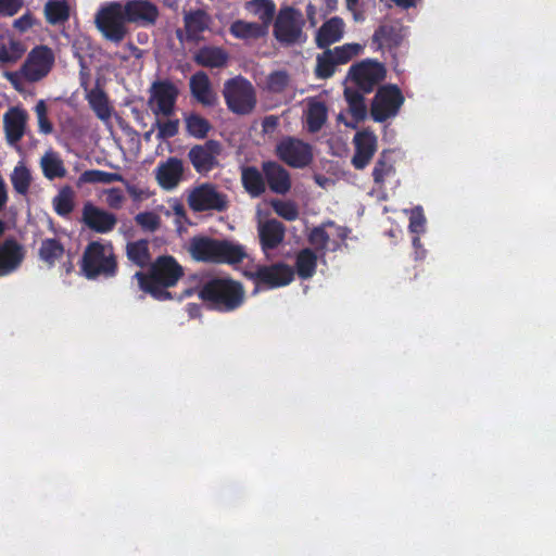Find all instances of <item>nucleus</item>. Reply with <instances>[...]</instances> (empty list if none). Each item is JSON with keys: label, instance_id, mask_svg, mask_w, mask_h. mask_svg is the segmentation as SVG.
<instances>
[{"label": "nucleus", "instance_id": "obj_32", "mask_svg": "<svg viewBox=\"0 0 556 556\" xmlns=\"http://www.w3.org/2000/svg\"><path fill=\"white\" fill-rule=\"evenodd\" d=\"M193 60L200 66L223 67L228 62V54L218 47H203L195 52Z\"/></svg>", "mask_w": 556, "mask_h": 556}, {"label": "nucleus", "instance_id": "obj_58", "mask_svg": "<svg viewBox=\"0 0 556 556\" xmlns=\"http://www.w3.org/2000/svg\"><path fill=\"white\" fill-rule=\"evenodd\" d=\"M35 24L34 15L27 11L24 13L21 17L16 18L13 22V27L18 30L20 33H25L29 28H31Z\"/></svg>", "mask_w": 556, "mask_h": 556}, {"label": "nucleus", "instance_id": "obj_20", "mask_svg": "<svg viewBox=\"0 0 556 556\" xmlns=\"http://www.w3.org/2000/svg\"><path fill=\"white\" fill-rule=\"evenodd\" d=\"M261 249L264 253L277 249L286 236V226L276 218L262 222L257 226Z\"/></svg>", "mask_w": 556, "mask_h": 556}, {"label": "nucleus", "instance_id": "obj_24", "mask_svg": "<svg viewBox=\"0 0 556 556\" xmlns=\"http://www.w3.org/2000/svg\"><path fill=\"white\" fill-rule=\"evenodd\" d=\"M27 113L25 110L14 106L10 108L3 115V128L7 141L16 144L25 134Z\"/></svg>", "mask_w": 556, "mask_h": 556}, {"label": "nucleus", "instance_id": "obj_63", "mask_svg": "<svg viewBox=\"0 0 556 556\" xmlns=\"http://www.w3.org/2000/svg\"><path fill=\"white\" fill-rule=\"evenodd\" d=\"M305 12H306L307 20L309 21V24L313 27L316 26V24H317V17H316L317 9H316V7L314 4H312V3H308L306 5Z\"/></svg>", "mask_w": 556, "mask_h": 556}, {"label": "nucleus", "instance_id": "obj_35", "mask_svg": "<svg viewBox=\"0 0 556 556\" xmlns=\"http://www.w3.org/2000/svg\"><path fill=\"white\" fill-rule=\"evenodd\" d=\"M184 122L187 134L195 139H205L212 130L210 121L195 112L185 114Z\"/></svg>", "mask_w": 556, "mask_h": 556}, {"label": "nucleus", "instance_id": "obj_21", "mask_svg": "<svg viewBox=\"0 0 556 556\" xmlns=\"http://www.w3.org/2000/svg\"><path fill=\"white\" fill-rule=\"evenodd\" d=\"M262 170L265 182L269 189L277 194H286L291 189V177L289 172L275 161H266L262 163Z\"/></svg>", "mask_w": 556, "mask_h": 556}, {"label": "nucleus", "instance_id": "obj_11", "mask_svg": "<svg viewBox=\"0 0 556 556\" xmlns=\"http://www.w3.org/2000/svg\"><path fill=\"white\" fill-rule=\"evenodd\" d=\"M54 64V53L48 46H36L28 53L21 67L23 77L30 83L45 78Z\"/></svg>", "mask_w": 556, "mask_h": 556}, {"label": "nucleus", "instance_id": "obj_44", "mask_svg": "<svg viewBox=\"0 0 556 556\" xmlns=\"http://www.w3.org/2000/svg\"><path fill=\"white\" fill-rule=\"evenodd\" d=\"M337 62L331 55L330 49H327L325 52L317 56V64L315 67V75L319 79L330 78L334 72Z\"/></svg>", "mask_w": 556, "mask_h": 556}, {"label": "nucleus", "instance_id": "obj_39", "mask_svg": "<svg viewBox=\"0 0 556 556\" xmlns=\"http://www.w3.org/2000/svg\"><path fill=\"white\" fill-rule=\"evenodd\" d=\"M40 164L45 177L50 180L63 178L66 175V169L62 159L53 151L46 153L42 156Z\"/></svg>", "mask_w": 556, "mask_h": 556}, {"label": "nucleus", "instance_id": "obj_2", "mask_svg": "<svg viewBox=\"0 0 556 556\" xmlns=\"http://www.w3.org/2000/svg\"><path fill=\"white\" fill-rule=\"evenodd\" d=\"M199 298L212 309L229 313L238 309L245 300L240 281L229 277H213L199 289Z\"/></svg>", "mask_w": 556, "mask_h": 556}, {"label": "nucleus", "instance_id": "obj_40", "mask_svg": "<svg viewBox=\"0 0 556 556\" xmlns=\"http://www.w3.org/2000/svg\"><path fill=\"white\" fill-rule=\"evenodd\" d=\"M327 121V108L323 102L315 101L308 104L306 124L309 132L319 131Z\"/></svg>", "mask_w": 556, "mask_h": 556}, {"label": "nucleus", "instance_id": "obj_60", "mask_svg": "<svg viewBox=\"0 0 556 556\" xmlns=\"http://www.w3.org/2000/svg\"><path fill=\"white\" fill-rule=\"evenodd\" d=\"M279 125V117L276 115H267L262 121V130L265 134L273 132Z\"/></svg>", "mask_w": 556, "mask_h": 556}, {"label": "nucleus", "instance_id": "obj_41", "mask_svg": "<svg viewBox=\"0 0 556 556\" xmlns=\"http://www.w3.org/2000/svg\"><path fill=\"white\" fill-rule=\"evenodd\" d=\"M79 181L84 184H112L126 182L123 175L118 173H109L100 169H88L81 173Z\"/></svg>", "mask_w": 556, "mask_h": 556}, {"label": "nucleus", "instance_id": "obj_49", "mask_svg": "<svg viewBox=\"0 0 556 556\" xmlns=\"http://www.w3.org/2000/svg\"><path fill=\"white\" fill-rule=\"evenodd\" d=\"M135 222L142 230L154 232L161 226V217L154 212H141L135 216Z\"/></svg>", "mask_w": 556, "mask_h": 556}, {"label": "nucleus", "instance_id": "obj_57", "mask_svg": "<svg viewBox=\"0 0 556 556\" xmlns=\"http://www.w3.org/2000/svg\"><path fill=\"white\" fill-rule=\"evenodd\" d=\"M349 111L356 123L364 121L367 116L365 100L349 104Z\"/></svg>", "mask_w": 556, "mask_h": 556}, {"label": "nucleus", "instance_id": "obj_61", "mask_svg": "<svg viewBox=\"0 0 556 556\" xmlns=\"http://www.w3.org/2000/svg\"><path fill=\"white\" fill-rule=\"evenodd\" d=\"M4 76L13 85V87L16 90L21 89V76H23L21 71L20 72H5Z\"/></svg>", "mask_w": 556, "mask_h": 556}, {"label": "nucleus", "instance_id": "obj_59", "mask_svg": "<svg viewBox=\"0 0 556 556\" xmlns=\"http://www.w3.org/2000/svg\"><path fill=\"white\" fill-rule=\"evenodd\" d=\"M364 93L365 92H363L357 87L356 88L345 87V89H344V98H345L348 104L364 100Z\"/></svg>", "mask_w": 556, "mask_h": 556}, {"label": "nucleus", "instance_id": "obj_62", "mask_svg": "<svg viewBox=\"0 0 556 556\" xmlns=\"http://www.w3.org/2000/svg\"><path fill=\"white\" fill-rule=\"evenodd\" d=\"M123 184L125 185L128 194L134 200H140L142 198L143 192L139 187L129 184L127 180H126V182H123Z\"/></svg>", "mask_w": 556, "mask_h": 556}, {"label": "nucleus", "instance_id": "obj_38", "mask_svg": "<svg viewBox=\"0 0 556 556\" xmlns=\"http://www.w3.org/2000/svg\"><path fill=\"white\" fill-rule=\"evenodd\" d=\"M26 52L25 45L14 38L2 40L0 42V63L13 64L17 62Z\"/></svg>", "mask_w": 556, "mask_h": 556}, {"label": "nucleus", "instance_id": "obj_37", "mask_svg": "<svg viewBox=\"0 0 556 556\" xmlns=\"http://www.w3.org/2000/svg\"><path fill=\"white\" fill-rule=\"evenodd\" d=\"M45 16L49 24L59 25L70 18V5L66 0H49L45 5Z\"/></svg>", "mask_w": 556, "mask_h": 556}, {"label": "nucleus", "instance_id": "obj_26", "mask_svg": "<svg viewBox=\"0 0 556 556\" xmlns=\"http://www.w3.org/2000/svg\"><path fill=\"white\" fill-rule=\"evenodd\" d=\"M211 23L210 15L202 9L185 12L184 24L186 38L188 41H198L202 34L208 28Z\"/></svg>", "mask_w": 556, "mask_h": 556}, {"label": "nucleus", "instance_id": "obj_16", "mask_svg": "<svg viewBox=\"0 0 556 556\" xmlns=\"http://www.w3.org/2000/svg\"><path fill=\"white\" fill-rule=\"evenodd\" d=\"M116 214L94 205L87 201L81 210V223L96 233L106 235L112 232L117 225Z\"/></svg>", "mask_w": 556, "mask_h": 556}, {"label": "nucleus", "instance_id": "obj_64", "mask_svg": "<svg viewBox=\"0 0 556 556\" xmlns=\"http://www.w3.org/2000/svg\"><path fill=\"white\" fill-rule=\"evenodd\" d=\"M396 7L408 10L412 8H416L420 0H391Z\"/></svg>", "mask_w": 556, "mask_h": 556}, {"label": "nucleus", "instance_id": "obj_29", "mask_svg": "<svg viewBox=\"0 0 556 556\" xmlns=\"http://www.w3.org/2000/svg\"><path fill=\"white\" fill-rule=\"evenodd\" d=\"M125 254L128 262L141 269L149 268L153 263L148 239L129 241L125 247Z\"/></svg>", "mask_w": 556, "mask_h": 556}, {"label": "nucleus", "instance_id": "obj_5", "mask_svg": "<svg viewBox=\"0 0 556 556\" xmlns=\"http://www.w3.org/2000/svg\"><path fill=\"white\" fill-rule=\"evenodd\" d=\"M294 273L290 265L277 262L269 265L256 264L251 269H245L244 276L254 283L255 291H258L290 285L294 279Z\"/></svg>", "mask_w": 556, "mask_h": 556}, {"label": "nucleus", "instance_id": "obj_55", "mask_svg": "<svg viewBox=\"0 0 556 556\" xmlns=\"http://www.w3.org/2000/svg\"><path fill=\"white\" fill-rule=\"evenodd\" d=\"M251 4L261 17L270 18L275 14L276 7L271 0H254Z\"/></svg>", "mask_w": 556, "mask_h": 556}, {"label": "nucleus", "instance_id": "obj_7", "mask_svg": "<svg viewBox=\"0 0 556 556\" xmlns=\"http://www.w3.org/2000/svg\"><path fill=\"white\" fill-rule=\"evenodd\" d=\"M305 22L301 11L287 7L282 8L274 24V36L283 45H293L305 39L303 26Z\"/></svg>", "mask_w": 556, "mask_h": 556}, {"label": "nucleus", "instance_id": "obj_54", "mask_svg": "<svg viewBox=\"0 0 556 556\" xmlns=\"http://www.w3.org/2000/svg\"><path fill=\"white\" fill-rule=\"evenodd\" d=\"M105 202L110 208L119 210L125 202V195L119 188H110L105 190Z\"/></svg>", "mask_w": 556, "mask_h": 556}, {"label": "nucleus", "instance_id": "obj_25", "mask_svg": "<svg viewBox=\"0 0 556 556\" xmlns=\"http://www.w3.org/2000/svg\"><path fill=\"white\" fill-rule=\"evenodd\" d=\"M247 257L248 253L244 245L228 239H218L215 265L235 266L242 263Z\"/></svg>", "mask_w": 556, "mask_h": 556}, {"label": "nucleus", "instance_id": "obj_3", "mask_svg": "<svg viewBox=\"0 0 556 556\" xmlns=\"http://www.w3.org/2000/svg\"><path fill=\"white\" fill-rule=\"evenodd\" d=\"M80 270L87 279H111L118 273L117 256L111 241L89 242L80 258Z\"/></svg>", "mask_w": 556, "mask_h": 556}, {"label": "nucleus", "instance_id": "obj_19", "mask_svg": "<svg viewBox=\"0 0 556 556\" xmlns=\"http://www.w3.org/2000/svg\"><path fill=\"white\" fill-rule=\"evenodd\" d=\"M355 153L352 157V165L356 169H364L371 161L377 151V137L368 129L355 134L353 139Z\"/></svg>", "mask_w": 556, "mask_h": 556}, {"label": "nucleus", "instance_id": "obj_27", "mask_svg": "<svg viewBox=\"0 0 556 556\" xmlns=\"http://www.w3.org/2000/svg\"><path fill=\"white\" fill-rule=\"evenodd\" d=\"M403 30L404 27L399 23L382 24L375 30L372 43H376L378 49L397 48L404 38Z\"/></svg>", "mask_w": 556, "mask_h": 556}, {"label": "nucleus", "instance_id": "obj_13", "mask_svg": "<svg viewBox=\"0 0 556 556\" xmlns=\"http://www.w3.org/2000/svg\"><path fill=\"white\" fill-rule=\"evenodd\" d=\"M348 77L363 92H371L384 79L386 68L377 61L365 60L352 65Z\"/></svg>", "mask_w": 556, "mask_h": 556}, {"label": "nucleus", "instance_id": "obj_31", "mask_svg": "<svg viewBox=\"0 0 556 556\" xmlns=\"http://www.w3.org/2000/svg\"><path fill=\"white\" fill-rule=\"evenodd\" d=\"M241 184L251 198H258L266 191L263 170L260 172L255 166L241 168Z\"/></svg>", "mask_w": 556, "mask_h": 556}, {"label": "nucleus", "instance_id": "obj_53", "mask_svg": "<svg viewBox=\"0 0 556 556\" xmlns=\"http://www.w3.org/2000/svg\"><path fill=\"white\" fill-rule=\"evenodd\" d=\"M24 7V0H0V16L12 17Z\"/></svg>", "mask_w": 556, "mask_h": 556}, {"label": "nucleus", "instance_id": "obj_52", "mask_svg": "<svg viewBox=\"0 0 556 556\" xmlns=\"http://www.w3.org/2000/svg\"><path fill=\"white\" fill-rule=\"evenodd\" d=\"M257 28L255 24L237 21L231 25L230 33L237 38L248 39L255 36Z\"/></svg>", "mask_w": 556, "mask_h": 556}, {"label": "nucleus", "instance_id": "obj_15", "mask_svg": "<svg viewBox=\"0 0 556 556\" xmlns=\"http://www.w3.org/2000/svg\"><path fill=\"white\" fill-rule=\"evenodd\" d=\"M222 152L219 141L210 139L202 144H195L188 151V160L198 174H207L218 165L217 156Z\"/></svg>", "mask_w": 556, "mask_h": 556}, {"label": "nucleus", "instance_id": "obj_17", "mask_svg": "<svg viewBox=\"0 0 556 556\" xmlns=\"http://www.w3.org/2000/svg\"><path fill=\"white\" fill-rule=\"evenodd\" d=\"M122 8L127 22L139 27L153 26L160 15L159 8L150 0H125Z\"/></svg>", "mask_w": 556, "mask_h": 556}, {"label": "nucleus", "instance_id": "obj_8", "mask_svg": "<svg viewBox=\"0 0 556 556\" xmlns=\"http://www.w3.org/2000/svg\"><path fill=\"white\" fill-rule=\"evenodd\" d=\"M404 96L396 85L380 87L371 102L370 115L375 122L382 123L397 115L404 103Z\"/></svg>", "mask_w": 556, "mask_h": 556}, {"label": "nucleus", "instance_id": "obj_34", "mask_svg": "<svg viewBox=\"0 0 556 556\" xmlns=\"http://www.w3.org/2000/svg\"><path fill=\"white\" fill-rule=\"evenodd\" d=\"M317 253L309 248L302 249L295 257V270L301 279H309L316 273Z\"/></svg>", "mask_w": 556, "mask_h": 556}, {"label": "nucleus", "instance_id": "obj_47", "mask_svg": "<svg viewBox=\"0 0 556 556\" xmlns=\"http://www.w3.org/2000/svg\"><path fill=\"white\" fill-rule=\"evenodd\" d=\"M362 50V46L358 43H345L340 47H336L330 50L337 64H345L356 56Z\"/></svg>", "mask_w": 556, "mask_h": 556}, {"label": "nucleus", "instance_id": "obj_33", "mask_svg": "<svg viewBox=\"0 0 556 556\" xmlns=\"http://www.w3.org/2000/svg\"><path fill=\"white\" fill-rule=\"evenodd\" d=\"M87 101L96 116L101 121H108L112 115V108L108 94L99 87L92 88L87 93Z\"/></svg>", "mask_w": 556, "mask_h": 556}, {"label": "nucleus", "instance_id": "obj_28", "mask_svg": "<svg viewBox=\"0 0 556 556\" xmlns=\"http://www.w3.org/2000/svg\"><path fill=\"white\" fill-rule=\"evenodd\" d=\"M344 23L339 16H333L326 21L316 34V45L320 49H326L330 45L339 41L343 37Z\"/></svg>", "mask_w": 556, "mask_h": 556}, {"label": "nucleus", "instance_id": "obj_23", "mask_svg": "<svg viewBox=\"0 0 556 556\" xmlns=\"http://www.w3.org/2000/svg\"><path fill=\"white\" fill-rule=\"evenodd\" d=\"M218 239L208 236H193L189 239L187 251L195 262L214 264Z\"/></svg>", "mask_w": 556, "mask_h": 556}, {"label": "nucleus", "instance_id": "obj_30", "mask_svg": "<svg viewBox=\"0 0 556 556\" xmlns=\"http://www.w3.org/2000/svg\"><path fill=\"white\" fill-rule=\"evenodd\" d=\"M65 255V247L58 238H45L38 249V258L48 267L52 268Z\"/></svg>", "mask_w": 556, "mask_h": 556}, {"label": "nucleus", "instance_id": "obj_1", "mask_svg": "<svg viewBox=\"0 0 556 556\" xmlns=\"http://www.w3.org/2000/svg\"><path fill=\"white\" fill-rule=\"evenodd\" d=\"M184 276L182 266L172 255L157 256L147 271L138 270L132 276L138 288L157 301L172 299L168 288L175 287Z\"/></svg>", "mask_w": 556, "mask_h": 556}, {"label": "nucleus", "instance_id": "obj_48", "mask_svg": "<svg viewBox=\"0 0 556 556\" xmlns=\"http://www.w3.org/2000/svg\"><path fill=\"white\" fill-rule=\"evenodd\" d=\"M154 127L157 129L156 138L159 140H166L178 135L179 119H170L169 117L166 121L156 119Z\"/></svg>", "mask_w": 556, "mask_h": 556}, {"label": "nucleus", "instance_id": "obj_46", "mask_svg": "<svg viewBox=\"0 0 556 556\" xmlns=\"http://www.w3.org/2000/svg\"><path fill=\"white\" fill-rule=\"evenodd\" d=\"M289 83L290 75L287 71H274L266 78V89L271 93H281L287 89Z\"/></svg>", "mask_w": 556, "mask_h": 556}, {"label": "nucleus", "instance_id": "obj_56", "mask_svg": "<svg viewBox=\"0 0 556 556\" xmlns=\"http://www.w3.org/2000/svg\"><path fill=\"white\" fill-rule=\"evenodd\" d=\"M426 217L421 210L413 212L409 218V229L412 232L420 233L425 231Z\"/></svg>", "mask_w": 556, "mask_h": 556}, {"label": "nucleus", "instance_id": "obj_22", "mask_svg": "<svg viewBox=\"0 0 556 556\" xmlns=\"http://www.w3.org/2000/svg\"><path fill=\"white\" fill-rule=\"evenodd\" d=\"M189 88L192 98L203 106L213 108L217 104L218 97L205 72L194 73L189 79Z\"/></svg>", "mask_w": 556, "mask_h": 556}, {"label": "nucleus", "instance_id": "obj_12", "mask_svg": "<svg viewBox=\"0 0 556 556\" xmlns=\"http://www.w3.org/2000/svg\"><path fill=\"white\" fill-rule=\"evenodd\" d=\"M188 204L193 212H224L228 207V200L227 195L219 192L214 185L202 184L191 191Z\"/></svg>", "mask_w": 556, "mask_h": 556}, {"label": "nucleus", "instance_id": "obj_43", "mask_svg": "<svg viewBox=\"0 0 556 556\" xmlns=\"http://www.w3.org/2000/svg\"><path fill=\"white\" fill-rule=\"evenodd\" d=\"M53 208L59 216L66 217L74 210V195L70 187L63 188L53 198Z\"/></svg>", "mask_w": 556, "mask_h": 556}, {"label": "nucleus", "instance_id": "obj_4", "mask_svg": "<svg viewBox=\"0 0 556 556\" xmlns=\"http://www.w3.org/2000/svg\"><path fill=\"white\" fill-rule=\"evenodd\" d=\"M223 96L227 109L236 115L251 114L257 103L256 91L251 81L237 76L225 81Z\"/></svg>", "mask_w": 556, "mask_h": 556}, {"label": "nucleus", "instance_id": "obj_10", "mask_svg": "<svg viewBox=\"0 0 556 556\" xmlns=\"http://www.w3.org/2000/svg\"><path fill=\"white\" fill-rule=\"evenodd\" d=\"M276 154L280 161L292 168H304L314 159L309 143L294 137H286L276 146Z\"/></svg>", "mask_w": 556, "mask_h": 556}, {"label": "nucleus", "instance_id": "obj_14", "mask_svg": "<svg viewBox=\"0 0 556 556\" xmlns=\"http://www.w3.org/2000/svg\"><path fill=\"white\" fill-rule=\"evenodd\" d=\"M7 229L5 223L0 219V238ZM26 251L15 238H7L0 242V277L15 273L25 260Z\"/></svg>", "mask_w": 556, "mask_h": 556}, {"label": "nucleus", "instance_id": "obj_45", "mask_svg": "<svg viewBox=\"0 0 556 556\" xmlns=\"http://www.w3.org/2000/svg\"><path fill=\"white\" fill-rule=\"evenodd\" d=\"M333 224V222L329 220L321 226L314 227L308 235V242L321 254H325L330 240L325 226H332Z\"/></svg>", "mask_w": 556, "mask_h": 556}, {"label": "nucleus", "instance_id": "obj_18", "mask_svg": "<svg viewBox=\"0 0 556 556\" xmlns=\"http://www.w3.org/2000/svg\"><path fill=\"white\" fill-rule=\"evenodd\" d=\"M184 162L176 156H170L166 161L160 162L154 169L159 186L166 191H172L178 187L184 179Z\"/></svg>", "mask_w": 556, "mask_h": 556}, {"label": "nucleus", "instance_id": "obj_9", "mask_svg": "<svg viewBox=\"0 0 556 556\" xmlns=\"http://www.w3.org/2000/svg\"><path fill=\"white\" fill-rule=\"evenodd\" d=\"M179 97L178 87L169 79H159L150 87L149 105L155 116L170 117L175 114Z\"/></svg>", "mask_w": 556, "mask_h": 556}, {"label": "nucleus", "instance_id": "obj_51", "mask_svg": "<svg viewBox=\"0 0 556 556\" xmlns=\"http://www.w3.org/2000/svg\"><path fill=\"white\" fill-rule=\"evenodd\" d=\"M35 113L38 119L39 132L50 135L53 132V124L48 118V108L45 100H39L35 105Z\"/></svg>", "mask_w": 556, "mask_h": 556}, {"label": "nucleus", "instance_id": "obj_42", "mask_svg": "<svg viewBox=\"0 0 556 556\" xmlns=\"http://www.w3.org/2000/svg\"><path fill=\"white\" fill-rule=\"evenodd\" d=\"M11 182L18 194L26 195L31 182L29 169L23 164L15 166L11 174Z\"/></svg>", "mask_w": 556, "mask_h": 556}, {"label": "nucleus", "instance_id": "obj_50", "mask_svg": "<svg viewBox=\"0 0 556 556\" xmlns=\"http://www.w3.org/2000/svg\"><path fill=\"white\" fill-rule=\"evenodd\" d=\"M271 206L277 215L288 222H293L299 217V210L291 201L276 200L271 203Z\"/></svg>", "mask_w": 556, "mask_h": 556}, {"label": "nucleus", "instance_id": "obj_36", "mask_svg": "<svg viewBox=\"0 0 556 556\" xmlns=\"http://www.w3.org/2000/svg\"><path fill=\"white\" fill-rule=\"evenodd\" d=\"M394 173L395 167L394 162L392 160V153L390 151L383 150L372 168L371 175L374 182L377 186L382 187L386 181V178L394 175Z\"/></svg>", "mask_w": 556, "mask_h": 556}, {"label": "nucleus", "instance_id": "obj_6", "mask_svg": "<svg viewBox=\"0 0 556 556\" xmlns=\"http://www.w3.org/2000/svg\"><path fill=\"white\" fill-rule=\"evenodd\" d=\"M127 20L122 1H112L103 5L96 14V25L103 37L114 43L122 42L127 33Z\"/></svg>", "mask_w": 556, "mask_h": 556}]
</instances>
